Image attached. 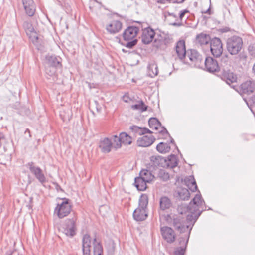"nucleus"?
<instances>
[{
	"instance_id": "obj_1",
	"label": "nucleus",
	"mask_w": 255,
	"mask_h": 255,
	"mask_svg": "<svg viewBox=\"0 0 255 255\" xmlns=\"http://www.w3.org/2000/svg\"><path fill=\"white\" fill-rule=\"evenodd\" d=\"M206 207L201 194H197L188 205V210L192 214L188 215L186 220L178 217L174 219L173 226L180 233H185L184 237L179 239L183 240L185 244H187L193 224L201 215L205 210Z\"/></svg>"
},
{
	"instance_id": "obj_2",
	"label": "nucleus",
	"mask_w": 255,
	"mask_h": 255,
	"mask_svg": "<svg viewBox=\"0 0 255 255\" xmlns=\"http://www.w3.org/2000/svg\"><path fill=\"white\" fill-rule=\"evenodd\" d=\"M92 244L93 245L94 255H103V249L100 242L96 238L92 239L88 234H85L83 237V255H90Z\"/></svg>"
},
{
	"instance_id": "obj_3",
	"label": "nucleus",
	"mask_w": 255,
	"mask_h": 255,
	"mask_svg": "<svg viewBox=\"0 0 255 255\" xmlns=\"http://www.w3.org/2000/svg\"><path fill=\"white\" fill-rule=\"evenodd\" d=\"M139 29L138 27L134 26H130L127 28L123 33V39L125 41V43L123 45L127 48H133L137 42V40L135 38Z\"/></svg>"
},
{
	"instance_id": "obj_4",
	"label": "nucleus",
	"mask_w": 255,
	"mask_h": 255,
	"mask_svg": "<svg viewBox=\"0 0 255 255\" xmlns=\"http://www.w3.org/2000/svg\"><path fill=\"white\" fill-rule=\"evenodd\" d=\"M72 210V205L70 200L64 198L62 199V202L58 203L55 208L54 214L60 219L67 216Z\"/></svg>"
},
{
	"instance_id": "obj_5",
	"label": "nucleus",
	"mask_w": 255,
	"mask_h": 255,
	"mask_svg": "<svg viewBox=\"0 0 255 255\" xmlns=\"http://www.w3.org/2000/svg\"><path fill=\"white\" fill-rule=\"evenodd\" d=\"M76 217H73L65 221V224L62 227V232L67 236L72 237L76 234Z\"/></svg>"
},
{
	"instance_id": "obj_6",
	"label": "nucleus",
	"mask_w": 255,
	"mask_h": 255,
	"mask_svg": "<svg viewBox=\"0 0 255 255\" xmlns=\"http://www.w3.org/2000/svg\"><path fill=\"white\" fill-rule=\"evenodd\" d=\"M187 56L195 67L203 68L204 58L197 50L191 49L190 52H188Z\"/></svg>"
},
{
	"instance_id": "obj_7",
	"label": "nucleus",
	"mask_w": 255,
	"mask_h": 255,
	"mask_svg": "<svg viewBox=\"0 0 255 255\" xmlns=\"http://www.w3.org/2000/svg\"><path fill=\"white\" fill-rule=\"evenodd\" d=\"M223 76L227 83L231 86L238 93H239V86L237 83V77L228 69L223 71Z\"/></svg>"
},
{
	"instance_id": "obj_8",
	"label": "nucleus",
	"mask_w": 255,
	"mask_h": 255,
	"mask_svg": "<svg viewBox=\"0 0 255 255\" xmlns=\"http://www.w3.org/2000/svg\"><path fill=\"white\" fill-rule=\"evenodd\" d=\"M156 162V164L159 165L161 164V166L166 167L167 168H173L177 166L178 161L177 157L174 155H170L167 158V159L161 158L160 157L155 158Z\"/></svg>"
},
{
	"instance_id": "obj_9",
	"label": "nucleus",
	"mask_w": 255,
	"mask_h": 255,
	"mask_svg": "<svg viewBox=\"0 0 255 255\" xmlns=\"http://www.w3.org/2000/svg\"><path fill=\"white\" fill-rule=\"evenodd\" d=\"M210 47L212 55L215 57H219L223 53L222 44L218 38L215 37L211 40Z\"/></svg>"
},
{
	"instance_id": "obj_10",
	"label": "nucleus",
	"mask_w": 255,
	"mask_h": 255,
	"mask_svg": "<svg viewBox=\"0 0 255 255\" xmlns=\"http://www.w3.org/2000/svg\"><path fill=\"white\" fill-rule=\"evenodd\" d=\"M28 166L31 173L40 183L43 184L46 182V178L40 168L35 166L33 162L28 163Z\"/></svg>"
},
{
	"instance_id": "obj_11",
	"label": "nucleus",
	"mask_w": 255,
	"mask_h": 255,
	"mask_svg": "<svg viewBox=\"0 0 255 255\" xmlns=\"http://www.w3.org/2000/svg\"><path fill=\"white\" fill-rule=\"evenodd\" d=\"M227 48L231 55L238 54L239 52V37L234 36L229 38L227 41Z\"/></svg>"
},
{
	"instance_id": "obj_12",
	"label": "nucleus",
	"mask_w": 255,
	"mask_h": 255,
	"mask_svg": "<svg viewBox=\"0 0 255 255\" xmlns=\"http://www.w3.org/2000/svg\"><path fill=\"white\" fill-rule=\"evenodd\" d=\"M205 67L206 70L210 73H214L220 71V66L217 61L211 57L204 59L203 66Z\"/></svg>"
},
{
	"instance_id": "obj_13",
	"label": "nucleus",
	"mask_w": 255,
	"mask_h": 255,
	"mask_svg": "<svg viewBox=\"0 0 255 255\" xmlns=\"http://www.w3.org/2000/svg\"><path fill=\"white\" fill-rule=\"evenodd\" d=\"M161 233L163 238L168 243H172L175 241V234L173 230L169 227L161 228Z\"/></svg>"
},
{
	"instance_id": "obj_14",
	"label": "nucleus",
	"mask_w": 255,
	"mask_h": 255,
	"mask_svg": "<svg viewBox=\"0 0 255 255\" xmlns=\"http://www.w3.org/2000/svg\"><path fill=\"white\" fill-rule=\"evenodd\" d=\"M240 90L244 94L249 95L253 93L255 90V81L249 79L240 84Z\"/></svg>"
},
{
	"instance_id": "obj_15",
	"label": "nucleus",
	"mask_w": 255,
	"mask_h": 255,
	"mask_svg": "<svg viewBox=\"0 0 255 255\" xmlns=\"http://www.w3.org/2000/svg\"><path fill=\"white\" fill-rule=\"evenodd\" d=\"M155 35L154 31L150 27L144 28L141 36L142 41L145 44H148L152 41Z\"/></svg>"
},
{
	"instance_id": "obj_16",
	"label": "nucleus",
	"mask_w": 255,
	"mask_h": 255,
	"mask_svg": "<svg viewBox=\"0 0 255 255\" xmlns=\"http://www.w3.org/2000/svg\"><path fill=\"white\" fill-rule=\"evenodd\" d=\"M22 4L26 13L29 16L34 15L35 12V6L33 0H22Z\"/></svg>"
},
{
	"instance_id": "obj_17",
	"label": "nucleus",
	"mask_w": 255,
	"mask_h": 255,
	"mask_svg": "<svg viewBox=\"0 0 255 255\" xmlns=\"http://www.w3.org/2000/svg\"><path fill=\"white\" fill-rule=\"evenodd\" d=\"M155 140V138L151 135H144L138 139L137 144L139 146L148 147L150 146Z\"/></svg>"
},
{
	"instance_id": "obj_18",
	"label": "nucleus",
	"mask_w": 255,
	"mask_h": 255,
	"mask_svg": "<svg viewBox=\"0 0 255 255\" xmlns=\"http://www.w3.org/2000/svg\"><path fill=\"white\" fill-rule=\"evenodd\" d=\"M122 24L118 20H114L108 24L106 26V30L110 34L118 33L122 28Z\"/></svg>"
},
{
	"instance_id": "obj_19",
	"label": "nucleus",
	"mask_w": 255,
	"mask_h": 255,
	"mask_svg": "<svg viewBox=\"0 0 255 255\" xmlns=\"http://www.w3.org/2000/svg\"><path fill=\"white\" fill-rule=\"evenodd\" d=\"M175 50L177 55L180 59L182 60L185 57L186 52L184 40H180L177 42Z\"/></svg>"
},
{
	"instance_id": "obj_20",
	"label": "nucleus",
	"mask_w": 255,
	"mask_h": 255,
	"mask_svg": "<svg viewBox=\"0 0 255 255\" xmlns=\"http://www.w3.org/2000/svg\"><path fill=\"white\" fill-rule=\"evenodd\" d=\"M99 147L103 153H109L112 147V142L108 138H105L100 142Z\"/></svg>"
},
{
	"instance_id": "obj_21",
	"label": "nucleus",
	"mask_w": 255,
	"mask_h": 255,
	"mask_svg": "<svg viewBox=\"0 0 255 255\" xmlns=\"http://www.w3.org/2000/svg\"><path fill=\"white\" fill-rule=\"evenodd\" d=\"M134 219L137 221H143L145 220L147 217V213L146 210L140 208H137L133 213Z\"/></svg>"
},
{
	"instance_id": "obj_22",
	"label": "nucleus",
	"mask_w": 255,
	"mask_h": 255,
	"mask_svg": "<svg viewBox=\"0 0 255 255\" xmlns=\"http://www.w3.org/2000/svg\"><path fill=\"white\" fill-rule=\"evenodd\" d=\"M183 182L192 192H195L197 190V186L193 176L186 177Z\"/></svg>"
},
{
	"instance_id": "obj_23",
	"label": "nucleus",
	"mask_w": 255,
	"mask_h": 255,
	"mask_svg": "<svg viewBox=\"0 0 255 255\" xmlns=\"http://www.w3.org/2000/svg\"><path fill=\"white\" fill-rule=\"evenodd\" d=\"M132 133L136 135H141L147 133H151V131L145 128H141L136 126H132L130 127Z\"/></svg>"
},
{
	"instance_id": "obj_24",
	"label": "nucleus",
	"mask_w": 255,
	"mask_h": 255,
	"mask_svg": "<svg viewBox=\"0 0 255 255\" xmlns=\"http://www.w3.org/2000/svg\"><path fill=\"white\" fill-rule=\"evenodd\" d=\"M145 178H142L139 175V177H136L134 180V185L138 190L144 191L147 188Z\"/></svg>"
},
{
	"instance_id": "obj_25",
	"label": "nucleus",
	"mask_w": 255,
	"mask_h": 255,
	"mask_svg": "<svg viewBox=\"0 0 255 255\" xmlns=\"http://www.w3.org/2000/svg\"><path fill=\"white\" fill-rule=\"evenodd\" d=\"M60 59L55 56H49L47 57V65L50 66L59 68L61 66Z\"/></svg>"
},
{
	"instance_id": "obj_26",
	"label": "nucleus",
	"mask_w": 255,
	"mask_h": 255,
	"mask_svg": "<svg viewBox=\"0 0 255 255\" xmlns=\"http://www.w3.org/2000/svg\"><path fill=\"white\" fill-rule=\"evenodd\" d=\"M211 38L208 34L200 33L196 36V41L200 45H205L211 42Z\"/></svg>"
},
{
	"instance_id": "obj_27",
	"label": "nucleus",
	"mask_w": 255,
	"mask_h": 255,
	"mask_svg": "<svg viewBox=\"0 0 255 255\" xmlns=\"http://www.w3.org/2000/svg\"><path fill=\"white\" fill-rule=\"evenodd\" d=\"M220 70L222 68L223 71L224 70H228V68L230 66V62L229 61V58L226 54L222 56L220 62Z\"/></svg>"
},
{
	"instance_id": "obj_28",
	"label": "nucleus",
	"mask_w": 255,
	"mask_h": 255,
	"mask_svg": "<svg viewBox=\"0 0 255 255\" xmlns=\"http://www.w3.org/2000/svg\"><path fill=\"white\" fill-rule=\"evenodd\" d=\"M171 205V201L168 197L164 196L160 198V207L162 210H164L169 208Z\"/></svg>"
},
{
	"instance_id": "obj_29",
	"label": "nucleus",
	"mask_w": 255,
	"mask_h": 255,
	"mask_svg": "<svg viewBox=\"0 0 255 255\" xmlns=\"http://www.w3.org/2000/svg\"><path fill=\"white\" fill-rule=\"evenodd\" d=\"M157 65L155 63H150L148 67V73L150 77H154L158 74Z\"/></svg>"
},
{
	"instance_id": "obj_30",
	"label": "nucleus",
	"mask_w": 255,
	"mask_h": 255,
	"mask_svg": "<svg viewBox=\"0 0 255 255\" xmlns=\"http://www.w3.org/2000/svg\"><path fill=\"white\" fill-rule=\"evenodd\" d=\"M179 198L183 200H188L190 197V193L186 188H179L177 190Z\"/></svg>"
},
{
	"instance_id": "obj_31",
	"label": "nucleus",
	"mask_w": 255,
	"mask_h": 255,
	"mask_svg": "<svg viewBox=\"0 0 255 255\" xmlns=\"http://www.w3.org/2000/svg\"><path fill=\"white\" fill-rule=\"evenodd\" d=\"M243 100L251 112H254L255 109V94L250 97L248 99L243 98Z\"/></svg>"
},
{
	"instance_id": "obj_32",
	"label": "nucleus",
	"mask_w": 255,
	"mask_h": 255,
	"mask_svg": "<svg viewBox=\"0 0 255 255\" xmlns=\"http://www.w3.org/2000/svg\"><path fill=\"white\" fill-rule=\"evenodd\" d=\"M148 106H146L142 100L139 101L136 104L131 106L132 109L134 110H138L141 112H144L147 110Z\"/></svg>"
},
{
	"instance_id": "obj_33",
	"label": "nucleus",
	"mask_w": 255,
	"mask_h": 255,
	"mask_svg": "<svg viewBox=\"0 0 255 255\" xmlns=\"http://www.w3.org/2000/svg\"><path fill=\"white\" fill-rule=\"evenodd\" d=\"M121 140L124 144H131L132 142V137L126 132H122L119 134Z\"/></svg>"
},
{
	"instance_id": "obj_34",
	"label": "nucleus",
	"mask_w": 255,
	"mask_h": 255,
	"mask_svg": "<svg viewBox=\"0 0 255 255\" xmlns=\"http://www.w3.org/2000/svg\"><path fill=\"white\" fill-rule=\"evenodd\" d=\"M156 149L161 153H165L170 151V146L169 144L161 142L157 145Z\"/></svg>"
},
{
	"instance_id": "obj_35",
	"label": "nucleus",
	"mask_w": 255,
	"mask_h": 255,
	"mask_svg": "<svg viewBox=\"0 0 255 255\" xmlns=\"http://www.w3.org/2000/svg\"><path fill=\"white\" fill-rule=\"evenodd\" d=\"M148 203V198L147 195L146 194H142L140 197L138 207L146 210Z\"/></svg>"
},
{
	"instance_id": "obj_36",
	"label": "nucleus",
	"mask_w": 255,
	"mask_h": 255,
	"mask_svg": "<svg viewBox=\"0 0 255 255\" xmlns=\"http://www.w3.org/2000/svg\"><path fill=\"white\" fill-rule=\"evenodd\" d=\"M179 242L181 246L175 249L174 255H184L187 244H185V243L183 242V240L179 239Z\"/></svg>"
},
{
	"instance_id": "obj_37",
	"label": "nucleus",
	"mask_w": 255,
	"mask_h": 255,
	"mask_svg": "<svg viewBox=\"0 0 255 255\" xmlns=\"http://www.w3.org/2000/svg\"><path fill=\"white\" fill-rule=\"evenodd\" d=\"M139 175L143 178H145V181H147L148 183L151 181L154 178V176L151 174L150 171L148 170H141L139 173Z\"/></svg>"
},
{
	"instance_id": "obj_38",
	"label": "nucleus",
	"mask_w": 255,
	"mask_h": 255,
	"mask_svg": "<svg viewBox=\"0 0 255 255\" xmlns=\"http://www.w3.org/2000/svg\"><path fill=\"white\" fill-rule=\"evenodd\" d=\"M57 68L46 65L45 68V72L47 75V78L50 79L51 77L54 78L56 73Z\"/></svg>"
},
{
	"instance_id": "obj_39",
	"label": "nucleus",
	"mask_w": 255,
	"mask_h": 255,
	"mask_svg": "<svg viewBox=\"0 0 255 255\" xmlns=\"http://www.w3.org/2000/svg\"><path fill=\"white\" fill-rule=\"evenodd\" d=\"M148 124L151 128L157 130L158 127L161 126L160 123L155 118H151L149 120Z\"/></svg>"
},
{
	"instance_id": "obj_40",
	"label": "nucleus",
	"mask_w": 255,
	"mask_h": 255,
	"mask_svg": "<svg viewBox=\"0 0 255 255\" xmlns=\"http://www.w3.org/2000/svg\"><path fill=\"white\" fill-rule=\"evenodd\" d=\"M112 140L113 141L112 146L116 149L120 148L122 144H123L120 136H118L117 135H114L112 136Z\"/></svg>"
},
{
	"instance_id": "obj_41",
	"label": "nucleus",
	"mask_w": 255,
	"mask_h": 255,
	"mask_svg": "<svg viewBox=\"0 0 255 255\" xmlns=\"http://www.w3.org/2000/svg\"><path fill=\"white\" fill-rule=\"evenodd\" d=\"M159 176L163 181H167L169 179V174L164 170L160 171Z\"/></svg>"
},
{
	"instance_id": "obj_42",
	"label": "nucleus",
	"mask_w": 255,
	"mask_h": 255,
	"mask_svg": "<svg viewBox=\"0 0 255 255\" xmlns=\"http://www.w3.org/2000/svg\"><path fill=\"white\" fill-rule=\"evenodd\" d=\"M24 26L27 28V30L31 33H35L34 29L32 25L29 23H24Z\"/></svg>"
},
{
	"instance_id": "obj_43",
	"label": "nucleus",
	"mask_w": 255,
	"mask_h": 255,
	"mask_svg": "<svg viewBox=\"0 0 255 255\" xmlns=\"http://www.w3.org/2000/svg\"><path fill=\"white\" fill-rule=\"evenodd\" d=\"M160 132L162 133L163 135H165V136H169V134L167 131V130L163 128L161 131H159Z\"/></svg>"
},
{
	"instance_id": "obj_44",
	"label": "nucleus",
	"mask_w": 255,
	"mask_h": 255,
	"mask_svg": "<svg viewBox=\"0 0 255 255\" xmlns=\"http://www.w3.org/2000/svg\"><path fill=\"white\" fill-rule=\"evenodd\" d=\"M188 12V11L187 10H184L183 11H181L179 15L180 18L182 19V18L184 17V15L185 14V13H187Z\"/></svg>"
},
{
	"instance_id": "obj_45",
	"label": "nucleus",
	"mask_w": 255,
	"mask_h": 255,
	"mask_svg": "<svg viewBox=\"0 0 255 255\" xmlns=\"http://www.w3.org/2000/svg\"><path fill=\"white\" fill-rule=\"evenodd\" d=\"M7 255H19L17 252L16 251H13L10 252V254L7 253Z\"/></svg>"
},
{
	"instance_id": "obj_46",
	"label": "nucleus",
	"mask_w": 255,
	"mask_h": 255,
	"mask_svg": "<svg viewBox=\"0 0 255 255\" xmlns=\"http://www.w3.org/2000/svg\"><path fill=\"white\" fill-rule=\"evenodd\" d=\"M202 13H208L209 14H210V8H209L207 10L202 11Z\"/></svg>"
},
{
	"instance_id": "obj_47",
	"label": "nucleus",
	"mask_w": 255,
	"mask_h": 255,
	"mask_svg": "<svg viewBox=\"0 0 255 255\" xmlns=\"http://www.w3.org/2000/svg\"><path fill=\"white\" fill-rule=\"evenodd\" d=\"M172 25H174V26H181V24L180 23H176V22H174L172 24Z\"/></svg>"
},
{
	"instance_id": "obj_48",
	"label": "nucleus",
	"mask_w": 255,
	"mask_h": 255,
	"mask_svg": "<svg viewBox=\"0 0 255 255\" xmlns=\"http://www.w3.org/2000/svg\"><path fill=\"white\" fill-rule=\"evenodd\" d=\"M252 71L253 73L255 75V63L254 64L252 67Z\"/></svg>"
},
{
	"instance_id": "obj_49",
	"label": "nucleus",
	"mask_w": 255,
	"mask_h": 255,
	"mask_svg": "<svg viewBox=\"0 0 255 255\" xmlns=\"http://www.w3.org/2000/svg\"><path fill=\"white\" fill-rule=\"evenodd\" d=\"M124 101L126 102H128V97H127L126 96H124Z\"/></svg>"
},
{
	"instance_id": "obj_50",
	"label": "nucleus",
	"mask_w": 255,
	"mask_h": 255,
	"mask_svg": "<svg viewBox=\"0 0 255 255\" xmlns=\"http://www.w3.org/2000/svg\"><path fill=\"white\" fill-rule=\"evenodd\" d=\"M171 143H173L174 142V141L173 138H171Z\"/></svg>"
},
{
	"instance_id": "obj_51",
	"label": "nucleus",
	"mask_w": 255,
	"mask_h": 255,
	"mask_svg": "<svg viewBox=\"0 0 255 255\" xmlns=\"http://www.w3.org/2000/svg\"><path fill=\"white\" fill-rule=\"evenodd\" d=\"M34 37L37 40L38 39V37L37 36H34Z\"/></svg>"
},
{
	"instance_id": "obj_52",
	"label": "nucleus",
	"mask_w": 255,
	"mask_h": 255,
	"mask_svg": "<svg viewBox=\"0 0 255 255\" xmlns=\"http://www.w3.org/2000/svg\"><path fill=\"white\" fill-rule=\"evenodd\" d=\"M57 189L59 188V189H60V190H61L60 187H59L58 185H57Z\"/></svg>"
},
{
	"instance_id": "obj_53",
	"label": "nucleus",
	"mask_w": 255,
	"mask_h": 255,
	"mask_svg": "<svg viewBox=\"0 0 255 255\" xmlns=\"http://www.w3.org/2000/svg\"><path fill=\"white\" fill-rule=\"evenodd\" d=\"M57 189L59 188V189H60V190H61L60 187H59L58 185H57Z\"/></svg>"
},
{
	"instance_id": "obj_54",
	"label": "nucleus",
	"mask_w": 255,
	"mask_h": 255,
	"mask_svg": "<svg viewBox=\"0 0 255 255\" xmlns=\"http://www.w3.org/2000/svg\"><path fill=\"white\" fill-rule=\"evenodd\" d=\"M242 44V40L241 38H240V45Z\"/></svg>"
},
{
	"instance_id": "obj_55",
	"label": "nucleus",
	"mask_w": 255,
	"mask_h": 255,
	"mask_svg": "<svg viewBox=\"0 0 255 255\" xmlns=\"http://www.w3.org/2000/svg\"><path fill=\"white\" fill-rule=\"evenodd\" d=\"M154 158V157H152V159H151V160H152V159H153Z\"/></svg>"
},
{
	"instance_id": "obj_56",
	"label": "nucleus",
	"mask_w": 255,
	"mask_h": 255,
	"mask_svg": "<svg viewBox=\"0 0 255 255\" xmlns=\"http://www.w3.org/2000/svg\"><path fill=\"white\" fill-rule=\"evenodd\" d=\"M172 1V0H171Z\"/></svg>"
}]
</instances>
